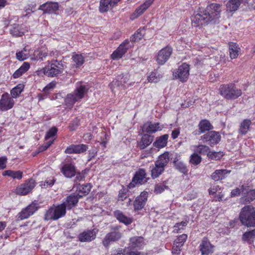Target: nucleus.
<instances>
[{
	"label": "nucleus",
	"mask_w": 255,
	"mask_h": 255,
	"mask_svg": "<svg viewBox=\"0 0 255 255\" xmlns=\"http://www.w3.org/2000/svg\"><path fill=\"white\" fill-rule=\"evenodd\" d=\"M252 122L250 120L245 119L242 121L240 126L239 132L242 135H245L250 130Z\"/></svg>",
	"instance_id": "obj_28"
},
{
	"label": "nucleus",
	"mask_w": 255,
	"mask_h": 255,
	"mask_svg": "<svg viewBox=\"0 0 255 255\" xmlns=\"http://www.w3.org/2000/svg\"><path fill=\"white\" fill-rule=\"evenodd\" d=\"M2 175L10 177L13 179H20L22 177V172L20 171L8 170L3 172Z\"/></svg>",
	"instance_id": "obj_38"
},
{
	"label": "nucleus",
	"mask_w": 255,
	"mask_h": 255,
	"mask_svg": "<svg viewBox=\"0 0 255 255\" xmlns=\"http://www.w3.org/2000/svg\"><path fill=\"white\" fill-rule=\"evenodd\" d=\"M164 167L160 165H158L157 163H155V167H153L151 172V176L153 178H156L158 177L164 171Z\"/></svg>",
	"instance_id": "obj_42"
},
{
	"label": "nucleus",
	"mask_w": 255,
	"mask_h": 255,
	"mask_svg": "<svg viewBox=\"0 0 255 255\" xmlns=\"http://www.w3.org/2000/svg\"><path fill=\"white\" fill-rule=\"evenodd\" d=\"M221 11V5L213 3L208 5L202 12L206 18V22L215 23L220 18Z\"/></svg>",
	"instance_id": "obj_4"
},
{
	"label": "nucleus",
	"mask_w": 255,
	"mask_h": 255,
	"mask_svg": "<svg viewBox=\"0 0 255 255\" xmlns=\"http://www.w3.org/2000/svg\"><path fill=\"white\" fill-rule=\"evenodd\" d=\"M187 221H182L176 224L173 227V232L178 233L181 230H183L184 227L187 226Z\"/></svg>",
	"instance_id": "obj_50"
},
{
	"label": "nucleus",
	"mask_w": 255,
	"mask_h": 255,
	"mask_svg": "<svg viewBox=\"0 0 255 255\" xmlns=\"http://www.w3.org/2000/svg\"><path fill=\"white\" fill-rule=\"evenodd\" d=\"M219 90L220 94L228 100L237 99L241 96L242 93V91L233 84L221 85Z\"/></svg>",
	"instance_id": "obj_5"
},
{
	"label": "nucleus",
	"mask_w": 255,
	"mask_h": 255,
	"mask_svg": "<svg viewBox=\"0 0 255 255\" xmlns=\"http://www.w3.org/2000/svg\"><path fill=\"white\" fill-rule=\"evenodd\" d=\"M57 131V129L56 128L53 127L50 129L47 132L45 138L46 140H48L50 138L53 137L54 135H56Z\"/></svg>",
	"instance_id": "obj_53"
},
{
	"label": "nucleus",
	"mask_w": 255,
	"mask_h": 255,
	"mask_svg": "<svg viewBox=\"0 0 255 255\" xmlns=\"http://www.w3.org/2000/svg\"><path fill=\"white\" fill-rule=\"evenodd\" d=\"M244 194H247L245 197L241 199V201L244 204H247L255 199V190H250L249 191L245 189Z\"/></svg>",
	"instance_id": "obj_32"
},
{
	"label": "nucleus",
	"mask_w": 255,
	"mask_h": 255,
	"mask_svg": "<svg viewBox=\"0 0 255 255\" xmlns=\"http://www.w3.org/2000/svg\"><path fill=\"white\" fill-rule=\"evenodd\" d=\"M255 239V230L245 232L242 237L243 241L251 244Z\"/></svg>",
	"instance_id": "obj_41"
},
{
	"label": "nucleus",
	"mask_w": 255,
	"mask_h": 255,
	"mask_svg": "<svg viewBox=\"0 0 255 255\" xmlns=\"http://www.w3.org/2000/svg\"><path fill=\"white\" fill-rule=\"evenodd\" d=\"M201 161V157L198 155L197 153L194 152L192 154L190 158V163L191 164L197 165L199 164Z\"/></svg>",
	"instance_id": "obj_49"
},
{
	"label": "nucleus",
	"mask_w": 255,
	"mask_h": 255,
	"mask_svg": "<svg viewBox=\"0 0 255 255\" xmlns=\"http://www.w3.org/2000/svg\"><path fill=\"white\" fill-rule=\"evenodd\" d=\"M199 248L202 255H209L212 254L214 251V246L206 238L203 239Z\"/></svg>",
	"instance_id": "obj_14"
},
{
	"label": "nucleus",
	"mask_w": 255,
	"mask_h": 255,
	"mask_svg": "<svg viewBox=\"0 0 255 255\" xmlns=\"http://www.w3.org/2000/svg\"><path fill=\"white\" fill-rule=\"evenodd\" d=\"M204 16L202 11L200 13L195 15L192 19V25L194 27H198L207 23L208 22H206V18H205Z\"/></svg>",
	"instance_id": "obj_24"
},
{
	"label": "nucleus",
	"mask_w": 255,
	"mask_h": 255,
	"mask_svg": "<svg viewBox=\"0 0 255 255\" xmlns=\"http://www.w3.org/2000/svg\"><path fill=\"white\" fill-rule=\"evenodd\" d=\"M240 48L236 43H231L229 45V53L231 59L236 58L238 55Z\"/></svg>",
	"instance_id": "obj_34"
},
{
	"label": "nucleus",
	"mask_w": 255,
	"mask_h": 255,
	"mask_svg": "<svg viewBox=\"0 0 255 255\" xmlns=\"http://www.w3.org/2000/svg\"><path fill=\"white\" fill-rule=\"evenodd\" d=\"M64 69V65L61 61L54 60L48 62V65L37 70V73L39 76L45 75L48 77H54L62 73Z\"/></svg>",
	"instance_id": "obj_1"
},
{
	"label": "nucleus",
	"mask_w": 255,
	"mask_h": 255,
	"mask_svg": "<svg viewBox=\"0 0 255 255\" xmlns=\"http://www.w3.org/2000/svg\"><path fill=\"white\" fill-rule=\"evenodd\" d=\"M14 104L13 98L7 94H3L0 100V109L2 111H7L11 109Z\"/></svg>",
	"instance_id": "obj_12"
},
{
	"label": "nucleus",
	"mask_w": 255,
	"mask_h": 255,
	"mask_svg": "<svg viewBox=\"0 0 255 255\" xmlns=\"http://www.w3.org/2000/svg\"><path fill=\"white\" fill-rule=\"evenodd\" d=\"M241 190L243 193H244L245 191V189L244 188V186H242V187L241 189L239 188H237L233 190L231 193V197H235L236 196H238L240 194V193L241 192Z\"/></svg>",
	"instance_id": "obj_58"
},
{
	"label": "nucleus",
	"mask_w": 255,
	"mask_h": 255,
	"mask_svg": "<svg viewBox=\"0 0 255 255\" xmlns=\"http://www.w3.org/2000/svg\"><path fill=\"white\" fill-rule=\"evenodd\" d=\"M142 194V192L141 193L139 196L136 198L134 202V207L135 210H139L142 209L143 208V198Z\"/></svg>",
	"instance_id": "obj_45"
},
{
	"label": "nucleus",
	"mask_w": 255,
	"mask_h": 255,
	"mask_svg": "<svg viewBox=\"0 0 255 255\" xmlns=\"http://www.w3.org/2000/svg\"><path fill=\"white\" fill-rule=\"evenodd\" d=\"M59 8L57 2H46L41 5L38 8L39 10L43 11L44 13H53L55 12Z\"/></svg>",
	"instance_id": "obj_17"
},
{
	"label": "nucleus",
	"mask_w": 255,
	"mask_h": 255,
	"mask_svg": "<svg viewBox=\"0 0 255 255\" xmlns=\"http://www.w3.org/2000/svg\"><path fill=\"white\" fill-rule=\"evenodd\" d=\"M87 149L88 147L86 144H73L68 147L65 149V152L67 154H79L86 151L87 150Z\"/></svg>",
	"instance_id": "obj_19"
},
{
	"label": "nucleus",
	"mask_w": 255,
	"mask_h": 255,
	"mask_svg": "<svg viewBox=\"0 0 255 255\" xmlns=\"http://www.w3.org/2000/svg\"><path fill=\"white\" fill-rule=\"evenodd\" d=\"M54 182H55V180L53 178H52L49 179H47V180H45L43 182V184L42 183V182H41L40 186L42 188L50 187H51L54 184Z\"/></svg>",
	"instance_id": "obj_54"
},
{
	"label": "nucleus",
	"mask_w": 255,
	"mask_h": 255,
	"mask_svg": "<svg viewBox=\"0 0 255 255\" xmlns=\"http://www.w3.org/2000/svg\"><path fill=\"white\" fill-rule=\"evenodd\" d=\"M172 52L171 47L167 46L160 50L156 56V61L159 65H163L168 60Z\"/></svg>",
	"instance_id": "obj_11"
},
{
	"label": "nucleus",
	"mask_w": 255,
	"mask_h": 255,
	"mask_svg": "<svg viewBox=\"0 0 255 255\" xmlns=\"http://www.w3.org/2000/svg\"><path fill=\"white\" fill-rule=\"evenodd\" d=\"M66 209L63 203L57 206L50 208L45 213V220H56L62 217L66 213Z\"/></svg>",
	"instance_id": "obj_6"
},
{
	"label": "nucleus",
	"mask_w": 255,
	"mask_h": 255,
	"mask_svg": "<svg viewBox=\"0 0 255 255\" xmlns=\"http://www.w3.org/2000/svg\"><path fill=\"white\" fill-rule=\"evenodd\" d=\"M239 219L242 225L248 227H255V208L246 206L242 209Z\"/></svg>",
	"instance_id": "obj_2"
},
{
	"label": "nucleus",
	"mask_w": 255,
	"mask_h": 255,
	"mask_svg": "<svg viewBox=\"0 0 255 255\" xmlns=\"http://www.w3.org/2000/svg\"><path fill=\"white\" fill-rule=\"evenodd\" d=\"M201 138L204 140L205 141H209L211 144H217L220 141L221 136L218 132L211 131L201 136Z\"/></svg>",
	"instance_id": "obj_15"
},
{
	"label": "nucleus",
	"mask_w": 255,
	"mask_h": 255,
	"mask_svg": "<svg viewBox=\"0 0 255 255\" xmlns=\"http://www.w3.org/2000/svg\"><path fill=\"white\" fill-rule=\"evenodd\" d=\"M127 192V190L126 189L123 188L119 192V198L121 200H124L127 198L126 193Z\"/></svg>",
	"instance_id": "obj_64"
},
{
	"label": "nucleus",
	"mask_w": 255,
	"mask_h": 255,
	"mask_svg": "<svg viewBox=\"0 0 255 255\" xmlns=\"http://www.w3.org/2000/svg\"><path fill=\"white\" fill-rule=\"evenodd\" d=\"M30 65L27 62L23 64L13 74L14 78H17L26 72L29 68Z\"/></svg>",
	"instance_id": "obj_36"
},
{
	"label": "nucleus",
	"mask_w": 255,
	"mask_h": 255,
	"mask_svg": "<svg viewBox=\"0 0 255 255\" xmlns=\"http://www.w3.org/2000/svg\"><path fill=\"white\" fill-rule=\"evenodd\" d=\"M130 46L129 42L128 40L125 41L121 44L118 48L113 52L111 55V58L114 60L121 59L127 52Z\"/></svg>",
	"instance_id": "obj_10"
},
{
	"label": "nucleus",
	"mask_w": 255,
	"mask_h": 255,
	"mask_svg": "<svg viewBox=\"0 0 255 255\" xmlns=\"http://www.w3.org/2000/svg\"><path fill=\"white\" fill-rule=\"evenodd\" d=\"M77 191L78 192L76 195H78L79 198H81L83 196L88 194L91 190V186L89 184L86 185H79L77 186Z\"/></svg>",
	"instance_id": "obj_29"
},
{
	"label": "nucleus",
	"mask_w": 255,
	"mask_h": 255,
	"mask_svg": "<svg viewBox=\"0 0 255 255\" xmlns=\"http://www.w3.org/2000/svg\"><path fill=\"white\" fill-rule=\"evenodd\" d=\"M187 236L186 234H182L179 236L174 241L175 245H179L182 247L184 242L186 241Z\"/></svg>",
	"instance_id": "obj_52"
},
{
	"label": "nucleus",
	"mask_w": 255,
	"mask_h": 255,
	"mask_svg": "<svg viewBox=\"0 0 255 255\" xmlns=\"http://www.w3.org/2000/svg\"><path fill=\"white\" fill-rule=\"evenodd\" d=\"M230 172V170L226 169L216 170L211 175V178L215 181L222 180L225 178Z\"/></svg>",
	"instance_id": "obj_22"
},
{
	"label": "nucleus",
	"mask_w": 255,
	"mask_h": 255,
	"mask_svg": "<svg viewBox=\"0 0 255 255\" xmlns=\"http://www.w3.org/2000/svg\"><path fill=\"white\" fill-rule=\"evenodd\" d=\"M35 182L34 179H30L24 184L17 186L15 192L19 195H25L28 194L35 187Z\"/></svg>",
	"instance_id": "obj_9"
},
{
	"label": "nucleus",
	"mask_w": 255,
	"mask_h": 255,
	"mask_svg": "<svg viewBox=\"0 0 255 255\" xmlns=\"http://www.w3.org/2000/svg\"><path fill=\"white\" fill-rule=\"evenodd\" d=\"M241 2V0H229L226 4L227 10L231 12L236 11Z\"/></svg>",
	"instance_id": "obj_33"
},
{
	"label": "nucleus",
	"mask_w": 255,
	"mask_h": 255,
	"mask_svg": "<svg viewBox=\"0 0 255 255\" xmlns=\"http://www.w3.org/2000/svg\"><path fill=\"white\" fill-rule=\"evenodd\" d=\"M63 174L68 178H71L75 174V169L74 165L71 164H67L62 168Z\"/></svg>",
	"instance_id": "obj_26"
},
{
	"label": "nucleus",
	"mask_w": 255,
	"mask_h": 255,
	"mask_svg": "<svg viewBox=\"0 0 255 255\" xmlns=\"http://www.w3.org/2000/svg\"><path fill=\"white\" fill-rule=\"evenodd\" d=\"M198 127L200 129V132L198 134H201L212 129V126L210 123L206 120H202L200 122Z\"/></svg>",
	"instance_id": "obj_40"
},
{
	"label": "nucleus",
	"mask_w": 255,
	"mask_h": 255,
	"mask_svg": "<svg viewBox=\"0 0 255 255\" xmlns=\"http://www.w3.org/2000/svg\"><path fill=\"white\" fill-rule=\"evenodd\" d=\"M121 0H101L99 10L101 12H107L117 5Z\"/></svg>",
	"instance_id": "obj_13"
},
{
	"label": "nucleus",
	"mask_w": 255,
	"mask_h": 255,
	"mask_svg": "<svg viewBox=\"0 0 255 255\" xmlns=\"http://www.w3.org/2000/svg\"><path fill=\"white\" fill-rule=\"evenodd\" d=\"M143 12V7L141 5L138 8H137L135 12L131 16L130 18L134 19L135 18L142 14Z\"/></svg>",
	"instance_id": "obj_59"
},
{
	"label": "nucleus",
	"mask_w": 255,
	"mask_h": 255,
	"mask_svg": "<svg viewBox=\"0 0 255 255\" xmlns=\"http://www.w3.org/2000/svg\"><path fill=\"white\" fill-rule=\"evenodd\" d=\"M164 128V126L158 123H149L146 127V131L147 133H152L161 131Z\"/></svg>",
	"instance_id": "obj_30"
},
{
	"label": "nucleus",
	"mask_w": 255,
	"mask_h": 255,
	"mask_svg": "<svg viewBox=\"0 0 255 255\" xmlns=\"http://www.w3.org/2000/svg\"><path fill=\"white\" fill-rule=\"evenodd\" d=\"M24 89L23 84H19L15 87L13 88L10 91L11 95L14 98H17L22 92Z\"/></svg>",
	"instance_id": "obj_44"
},
{
	"label": "nucleus",
	"mask_w": 255,
	"mask_h": 255,
	"mask_svg": "<svg viewBox=\"0 0 255 255\" xmlns=\"http://www.w3.org/2000/svg\"><path fill=\"white\" fill-rule=\"evenodd\" d=\"M98 230L93 229L83 232L79 236V240L82 242H91L96 238Z\"/></svg>",
	"instance_id": "obj_16"
},
{
	"label": "nucleus",
	"mask_w": 255,
	"mask_h": 255,
	"mask_svg": "<svg viewBox=\"0 0 255 255\" xmlns=\"http://www.w3.org/2000/svg\"><path fill=\"white\" fill-rule=\"evenodd\" d=\"M129 80L128 75H119L116 81H114L111 84V88L113 93L116 94L118 91L128 87L127 84Z\"/></svg>",
	"instance_id": "obj_7"
},
{
	"label": "nucleus",
	"mask_w": 255,
	"mask_h": 255,
	"mask_svg": "<svg viewBox=\"0 0 255 255\" xmlns=\"http://www.w3.org/2000/svg\"><path fill=\"white\" fill-rule=\"evenodd\" d=\"M162 75L157 71H154L150 73L147 76V80L149 83H156L159 81Z\"/></svg>",
	"instance_id": "obj_39"
},
{
	"label": "nucleus",
	"mask_w": 255,
	"mask_h": 255,
	"mask_svg": "<svg viewBox=\"0 0 255 255\" xmlns=\"http://www.w3.org/2000/svg\"><path fill=\"white\" fill-rule=\"evenodd\" d=\"M168 137V134H165L157 137L153 143V145L158 148H161L165 147L167 144Z\"/></svg>",
	"instance_id": "obj_27"
},
{
	"label": "nucleus",
	"mask_w": 255,
	"mask_h": 255,
	"mask_svg": "<svg viewBox=\"0 0 255 255\" xmlns=\"http://www.w3.org/2000/svg\"><path fill=\"white\" fill-rule=\"evenodd\" d=\"M36 204L32 203L27 206L25 209H23L20 213L19 218L21 220L28 218L30 216L33 215L37 210Z\"/></svg>",
	"instance_id": "obj_21"
},
{
	"label": "nucleus",
	"mask_w": 255,
	"mask_h": 255,
	"mask_svg": "<svg viewBox=\"0 0 255 255\" xmlns=\"http://www.w3.org/2000/svg\"><path fill=\"white\" fill-rule=\"evenodd\" d=\"M191 149L194 152L201 154H207L208 155L210 152L209 147L204 145H193L192 146Z\"/></svg>",
	"instance_id": "obj_35"
},
{
	"label": "nucleus",
	"mask_w": 255,
	"mask_h": 255,
	"mask_svg": "<svg viewBox=\"0 0 255 255\" xmlns=\"http://www.w3.org/2000/svg\"><path fill=\"white\" fill-rule=\"evenodd\" d=\"M72 59L77 67L81 66L84 62V57L81 54L74 55Z\"/></svg>",
	"instance_id": "obj_48"
},
{
	"label": "nucleus",
	"mask_w": 255,
	"mask_h": 255,
	"mask_svg": "<svg viewBox=\"0 0 255 255\" xmlns=\"http://www.w3.org/2000/svg\"><path fill=\"white\" fill-rule=\"evenodd\" d=\"M7 158L5 156L0 157V170L3 169L6 167Z\"/></svg>",
	"instance_id": "obj_63"
},
{
	"label": "nucleus",
	"mask_w": 255,
	"mask_h": 255,
	"mask_svg": "<svg viewBox=\"0 0 255 255\" xmlns=\"http://www.w3.org/2000/svg\"><path fill=\"white\" fill-rule=\"evenodd\" d=\"M79 198L78 195H76L75 194L70 195L67 197L65 201L63 203V204H64V206L67 209H71L77 203Z\"/></svg>",
	"instance_id": "obj_23"
},
{
	"label": "nucleus",
	"mask_w": 255,
	"mask_h": 255,
	"mask_svg": "<svg viewBox=\"0 0 255 255\" xmlns=\"http://www.w3.org/2000/svg\"><path fill=\"white\" fill-rule=\"evenodd\" d=\"M208 156L212 159L218 160L223 156V154L221 152L210 151Z\"/></svg>",
	"instance_id": "obj_56"
},
{
	"label": "nucleus",
	"mask_w": 255,
	"mask_h": 255,
	"mask_svg": "<svg viewBox=\"0 0 255 255\" xmlns=\"http://www.w3.org/2000/svg\"><path fill=\"white\" fill-rule=\"evenodd\" d=\"M189 71V65L186 63H183L173 72V76L175 78L184 82L188 78Z\"/></svg>",
	"instance_id": "obj_8"
},
{
	"label": "nucleus",
	"mask_w": 255,
	"mask_h": 255,
	"mask_svg": "<svg viewBox=\"0 0 255 255\" xmlns=\"http://www.w3.org/2000/svg\"><path fill=\"white\" fill-rule=\"evenodd\" d=\"M48 55V50L46 48H41L39 50L33 51V57L31 58L32 60H38L40 59L43 60Z\"/></svg>",
	"instance_id": "obj_25"
},
{
	"label": "nucleus",
	"mask_w": 255,
	"mask_h": 255,
	"mask_svg": "<svg viewBox=\"0 0 255 255\" xmlns=\"http://www.w3.org/2000/svg\"><path fill=\"white\" fill-rule=\"evenodd\" d=\"M33 51L28 46L26 45L20 51L17 52L16 53V58L18 60L23 61L29 57L30 58L33 57Z\"/></svg>",
	"instance_id": "obj_18"
},
{
	"label": "nucleus",
	"mask_w": 255,
	"mask_h": 255,
	"mask_svg": "<svg viewBox=\"0 0 255 255\" xmlns=\"http://www.w3.org/2000/svg\"><path fill=\"white\" fill-rule=\"evenodd\" d=\"M221 190V188L219 185H213L209 189V193L211 195H214L216 193L219 192Z\"/></svg>",
	"instance_id": "obj_57"
},
{
	"label": "nucleus",
	"mask_w": 255,
	"mask_h": 255,
	"mask_svg": "<svg viewBox=\"0 0 255 255\" xmlns=\"http://www.w3.org/2000/svg\"><path fill=\"white\" fill-rule=\"evenodd\" d=\"M142 240L143 239L141 237H133L131 238L130 240V246L133 248L141 246Z\"/></svg>",
	"instance_id": "obj_47"
},
{
	"label": "nucleus",
	"mask_w": 255,
	"mask_h": 255,
	"mask_svg": "<svg viewBox=\"0 0 255 255\" xmlns=\"http://www.w3.org/2000/svg\"><path fill=\"white\" fill-rule=\"evenodd\" d=\"M143 35L142 34L141 30L137 31L132 37V40L134 41H138L142 39Z\"/></svg>",
	"instance_id": "obj_60"
},
{
	"label": "nucleus",
	"mask_w": 255,
	"mask_h": 255,
	"mask_svg": "<svg viewBox=\"0 0 255 255\" xmlns=\"http://www.w3.org/2000/svg\"><path fill=\"white\" fill-rule=\"evenodd\" d=\"M168 161L169 153L168 152H165L159 156L158 160L155 163H157L158 165H160L165 167Z\"/></svg>",
	"instance_id": "obj_43"
},
{
	"label": "nucleus",
	"mask_w": 255,
	"mask_h": 255,
	"mask_svg": "<svg viewBox=\"0 0 255 255\" xmlns=\"http://www.w3.org/2000/svg\"><path fill=\"white\" fill-rule=\"evenodd\" d=\"M153 140V136L144 134V146L148 145Z\"/></svg>",
	"instance_id": "obj_61"
},
{
	"label": "nucleus",
	"mask_w": 255,
	"mask_h": 255,
	"mask_svg": "<svg viewBox=\"0 0 255 255\" xmlns=\"http://www.w3.org/2000/svg\"><path fill=\"white\" fill-rule=\"evenodd\" d=\"M10 33L15 36H21L24 33V30L18 24H14L10 30Z\"/></svg>",
	"instance_id": "obj_37"
},
{
	"label": "nucleus",
	"mask_w": 255,
	"mask_h": 255,
	"mask_svg": "<svg viewBox=\"0 0 255 255\" xmlns=\"http://www.w3.org/2000/svg\"><path fill=\"white\" fill-rule=\"evenodd\" d=\"M87 89L85 85H80L77 86L74 92L68 94L65 99L67 107H71L76 102L80 101L86 93Z\"/></svg>",
	"instance_id": "obj_3"
},
{
	"label": "nucleus",
	"mask_w": 255,
	"mask_h": 255,
	"mask_svg": "<svg viewBox=\"0 0 255 255\" xmlns=\"http://www.w3.org/2000/svg\"><path fill=\"white\" fill-rule=\"evenodd\" d=\"M167 188V186L163 183H158L155 185L154 192L156 194H160Z\"/></svg>",
	"instance_id": "obj_51"
},
{
	"label": "nucleus",
	"mask_w": 255,
	"mask_h": 255,
	"mask_svg": "<svg viewBox=\"0 0 255 255\" xmlns=\"http://www.w3.org/2000/svg\"><path fill=\"white\" fill-rule=\"evenodd\" d=\"M114 215L120 222L123 223L126 225L130 224L132 222V219L131 218L126 216L119 210L116 211L114 212Z\"/></svg>",
	"instance_id": "obj_31"
},
{
	"label": "nucleus",
	"mask_w": 255,
	"mask_h": 255,
	"mask_svg": "<svg viewBox=\"0 0 255 255\" xmlns=\"http://www.w3.org/2000/svg\"><path fill=\"white\" fill-rule=\"evenodd\" d=\"M182 246L179 245H175V243H174L173 246L172 248V254L175 255H178L180 253L181 251V248Z\"/></svg>",
	"instance_id": "obj_62"
},
{
	"label": "nucleus",
	"mask_w": 255,
	"mask_h": 255,
	"mask_svg": "<svg viewBox=\"0 0 255 255\" xmlns=\"http://www.w3.org/2000/svg\"><path fill=\"white\" fill-rule=\"evenodd\" d=\"M143 179V170L139 169L136 172L132 178L131 182L128 186V188L132 189L136 186L141 185V182Z\"/></svg>",
	"instance_id": "obj_20"
},
{
	"label": "nucleus",
	"mask_w": 255,
	"mask_h": 255,
	"mask_svg": "<svg viewBox=\"0 0 255 255\" xmlns=\"http://www.w3.org/2000/svg\"><path fill=\"white\" fill-rule=\"evenodd\" d=\"M174 165L176 169L180 172L186 174L188 172V169L185 164L181 161H175Z\"/></svg>",
	"instance_id": "obj_46"
},
{
	"label": "nucleus",
	"mask_w": 255,
	"mask_h": 255,
	"mask_svg": "<svg viewBox=\"0 0 255 255\" xmlns=\"http://www.w3.org/2000/svg\"><path fill=\"white\" fill-rule=\"evenodd\" d=\"M110 237L111 238V240L112 241L115 242L118 240H119L121 238V234L118 232H112L108 234Z\"/></svg>",
	"instance_id": "obj_55"
}]
</instances>
